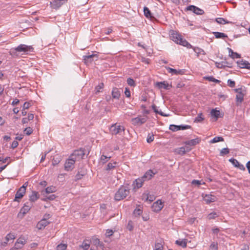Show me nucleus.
Here are the masks:
<instances>
[{
  "label": "nucleus",
  "instance_id": "1",
  "mask_svg": "<svg viewBox=\"0 0 250 250\" xmlns=\"http://www.w3.org/2000/svg\"><path fill=\"white\" fill-rule=\"evenodd\" d=\"M33 50L34 48L32 46L21 44L17 47L11 48L9 53L10 55L16 57L18 56L17 52H23L25 54H28L33 52Z\"/></svg>",
  "mask_w": 250,
  "mask_h": 250
},
{
  "label": "nucleus",
  "instance_id": "2",
  "mask_svg": "<svg viewBox=\"0 0 250 250\" xmlns=\"http://www.w3.org/2000/svg\"><path fill=\"white\" fill-rule=\"evenodd\" d=\"M171 39L177 43L184 46H186L188 48L192 47V45L186 40L182 38V37L176 31H172L170 34Z\"/></svg>",
  "mask_w": 250,
  "mask_h": 250
},
{
  "label": "nucleus",
  "instance_id": "3",
  "mask_svg": "<svg viewBox=\"0 0 250 250\" xmlns=\"http://www.w3.org/2000/svg\"><path fill=\"white\" fill-rule=\"evenodd\" d=\"M130 193V189L125 186H122L115 193L114 199L116 201H121L126 198Z\"/></svg>",
  "mask_w": 250,
  "mask_h": 250
},
{
  "label": "nucleus",
  "instance_id": "4",
  "mask_svg": "<svg viewBox=\"0 0 250 250\" xmlns=\"http://www.w3.org/2000/svg\"><path fill=\"white\" fill-rule=\"evenodd\" d=\"M84 154V149L80 148L78 150H75L70 156L76 162V161L83 159Z\"/></svg>",
  "mask_w": 250,
  "mask_h": 250
},
{
  "label": "nucleus",
  "instance_id": "5",
  "mask_svg": "<svg viewBox=\"0 0 250 250\" xmlns=\"http://www.w3.org/2000/svg\"><path fill=\"white\" fill-rule=\"evenodd\" d=\"M110 131L112 134L117 135L122 132H124L125 131V127L123 126L117 125V124H115L111 126Z\"/></svg>",
  "mask_w": 250,
  "mask_h": 250
},
{
  "label": "nucleus",
  "instance_id": "6",
  "mask_svg": "<svg viewBox=\"0 0 250 250\" xmlns=\"http://www.w3.org/2000/svg\"><path fill=\"white\" fill-rule=\"evenodd\" d=\"M67 0H53L50 2L51 7L54 9H58L63 4L66 3Z\"/></svg>",
  "mask_w": 250,
  "mask_h": 250
},
{
  "label": "nucleus",
  "instance_id": "7",
  "mask_svg": "<svg viewBox=\"0 0 250 250\" xmlns=\"http://www.w3.org/2000/svg\"><path fill=\"white\" fill-rule=\"evenodd\" d=\"M186 10L191 11L197 15H202L204 14V11L194 5H189L186 7Z\"/></svg>",
  "mask_w": 250,
  "mask_h": 250
},
{
  "label": "nucleus",
  "instance_id": "8",
  "mask_svg": "<svg viewBox=\"0 0 250 250\" xmlns=\"http://www.w3.org/2000/svg\"><path fill=\"white\" fill-rule=\"evenodd\" d=\"M75 161L69 156L64 164V169L66 171H71L74 168Z\"/></svg>",
  "mask_w": 250,
  "mask_h": 250
},
{
  "label": "nucleus",
  "instance_id": "9",
  "mask_svg": "<svg viewBox=\"0 0 250 250\" xmlns=\"http://www.w3.org/2000/svg\"><path fill=\"white\" fill-rule=\"evenodd\" d=\"M146 117L138 116L131 119L132 124L134 125H140L146 121Z\"/></svg>",
  "mask_w": 250,
  "mask_h": 250
},
{
  "label": "nucleus",
  "instance_id": "10",
  "mask_svg": "<svg viewBox=\"0 0 250 250\" xmlns=\"http://www.w3.org/2000/svg\"><path fill=\"white\" fill-rule=\"evenodd\" d=\"M94 58H96V60H97L98 58V55L97 54L84 55L83 56V61L86 65H89L94 61Z\"/></svg>",
  "mask_w": 250,
  "mask_h": 250
},
{
  "label": "nucleus",
  "instance_id": "11",
  "mask_svg": "<svg viewBox=\"0 0 250 250\" xmlns=\"http://www.w3.org/2000/svg\"><path fill=\"white\" fill-rule=\"evenodd\" d=\"M163 203L161 200H158L152 204V209L154 212H159L163 208Z\"/></svg>",
  "mask_w": 250,
  "mask_h": 250
},
{
  "label": "nucleus",
  "instance_id": "12",
  "mask_svg": "<svg viewBox=\"0 0 250 250\" xmlns=\"http://www.w3.org/2000/svg\"><path fill=\"white\" fill-rule=\"evenodd\" d=\"M157 172H154L152 170L149 169L147 170L144 175L141 177L144 181H146L150 180L156 174Z\"/></svg>",
  "mask_w": 250,
  "mask_h": 250
},
{
  "label": "nucleus",
  "instance_id": "13",
  "mask_svg": "<svg viewBox=\"0 0 250 250\" xmlns=\"http://www.w3.org/2000/svg\"><path fill=\"white\" fill-rule=\"evenodd\" d=\"M166 69L167 70L168 72L171 73L172 75H183L184 74L186 70L185 69H179L176 70L169 67H166Z\"/></svg>",
  "mask_w": 250,
  "mask_h": 250
},
{
  "label": "nucleus",
  "instance_id": "14",
  "mask_svg": "<svg viewBox=\"0 0 250 250\" xmlns=\"http://www.w3.org/2000/svg\"><path fill=\"white\" fill-rule=\"evenodd\" d=\"M216 66L218 68H225V67L232 68V63L227 61H223L221 62H215Z\"/></svg>",
  "mask_w": 250,
  "mask_h": 250
},
{
  "label": "nucleus",
  "instance_id": "15",
  "mask_svg": "<svg viewBox=\"0 0 250 250\" xmlns=\"http://www.w3.org/2000/svg\"><path fill=\"white\" fill-rule=\"evenodd\" d=\"M25 193V191L24 190L23 187H21L15 194L14 201L19 202V200L22 198Z\"/></svg>",
  "mask_w": 250,
  "mask_h": 250
},
{
  "label": "nucleus",
  "instance_id": "16",
  "mask_svg": "<svg viewBox=\"0 0 250 250\" xmlns=\"http://www.w3.org/2000/svg\"><path fill=\"white\" fill-rule=\"evenodd\" d=\"M145 182L144 180L142 179V177L139 178L135 180H134L133 182L132 186L133 187V189L135 188H141L143 186V183Z\"/></svg>",
  "mask_w": 250,
  "mask_h": 250
},
{
  "label": "nucleus",
  "instance_id": "17",
  "mask_svg": "<svg viewBox=\"0 0 250 250\" xmlns=\"http://www.w3.org/2000/svg\"><path fill=\"white\" fill-rule=\"evenodd\" d=\"M217 198L211 194H206L203 196V200L207 204H209L216 201Z\"/></svg>",
  "mask_w": 250,
  "mask_h": 250
},
{
  "label": "nucleus",
  "instance_id": "18",
  "mask_svg": "<svg viewBox=\"0 0 250 250\" xmlns=\"http://www.w3.org/2000/svg\"><path fill=\"white\" fill-rule=\"evenodd\" d=\"M156 86L159 89L163 88L164 89L168 90L170 89V87H171V85H169L167 82L164 81L161 82H157L156 83Z\"/></svg>",
  "mask_w": 250,
  "mask_h": 250
},
{
  "label": "nucleus",
  "instance_id": "19",
  "mask_svg": "<svg viewBox=\"0 0 250 250\" xmlns=\"http://www.w3.org/2000/svg\"><path fill=\"white\" fill-rule=\"evenodd\" d=\"M32 206L33 204L32 203H26L24 204V206L21 208L20 213H22L23 215L25 214L28 212Z\"/></svg>",
  "mask_w": 250,
  "mask_h": 250
},
{
  "label": "nucleus",
  "instance_id": "20",
  "mask_svg": "<svg viewBox=\"0 0 250 250\" xmlns=\"http://www.w3.org/2000/svg\"><path fill=\"white\" fill-rule=\"evenodd\" d=\"M200 141L201 139L199 138H196L195 139L187 141L186 142H185V144L190 146H194L197 144H198L200 142Z\"/></svg>",
  "mask_w": 250,
  "mask_h": 250
},
{
  "label": "nucleus",
  "instance_id": "21",
  "mask_svg": "<svg viewBox=\"0 0 250 250\" xmlns=\"http://www.w3.org/2000/svg\"><path fill=\"white\" fill-rule=\"evenodd\" d=\"M164 241L161 239H157L155 242L154 250H163Z\"/></svg>",
  "mask_w": 250,
  "mask_h": 250
},
{
  "label": "nucleus",
  "instance_id": "22",
  "mask_svg": "<svg viewBox=\"0 0 250 250\" xmlns=\"http://www.w3.org/2000/svg\"><path fill=\"white\" fill-rule=\"evenodd\" d=\"M49 222L46 219H42L37 224V228L39 229H43L49 224Z\"/></svg>",
  "mask_w": 250,
  "mask_h": 250
},
{
  "label": "nucleus",
  "instance_id": "23",
  "mask_svg": "<svg viewBox=\"0 0 250 250\" xmlns=\"http://www.w3.org/2000/svg\"><path fill=\"white\" fill-rule=\"evenodd\" d=\"M40 195L38 192L32 191V193L29 195V200L31 202H34L39 198Z\"/></svg>",
  "mask_w": 250,
  "mask_h": 250
},
{
  "label": "nucleus",
  "instance_id": "24",
  "mask_svg": "<svg viewBox=\"0 0 250 250\" xmlns=\"http://www.w3.org/2000/svg\"><path fill=\"white\" fill-rule=\"evenodd\" d=\"M121 95L119 89L117 87H114L112 90V96L114 99H119Z\"/></svg>",
  "mask_w": 250,
  "mask_h": 250
},
{
  "label": "nucleus",
  "instance_id": "25",
  "mask_svg": "<svg viewBox=\"0 0 250 250\" xmlns=\"http://www.w3.org/2000/svg\"><path fill=\"white\" fill-rule=\"evenodd\" d=\"M220 112L219 110L215 109H213L210 111V115L212 118H215V121H216L220 116Z\"/></svg>",
  "mask_w": 250,
  "mask_h": 250
},
{
  "label": "nucleus",
  "instance_id": "26",
  "mask_svg": "<svg viewBox=\"0 0 250 250\" xmlns=\"http://www.w3.org/2000/svg\"><path fill=\"white\" fill-rule=\"evenodd\" d=\"M175 243L182 248H185L187 247V240L186 239L177 240L176 241Z\"/></svg>",
  "mask_w": 250,
  "mask_h": 250
},
{
  "label": "nucleus",
  "instance_id": "27",
  "mask_svg": "<svg viewBox=\"0 0 250 250\" xmlns=\"http://www.w3.org/2000/svg\"><path fill=\"white\" fill-rule=\"evenodd\" d=\"M144 15L147 18L152 19L153 18L151 11L147 7L145 6L144 7Z\"/></svg>",
  "mask_w": 250,
  "mask_h": 250
},
{
  "label": "nucleus",
  "instance_id": "28",
  "mask_svg": "<svg viewBox=\"0 0 250 250\" xmlns=\"http://www.w3.org/2000/svg\"><path fill=\"white\" fill-rule=\"evenodd\" d=\"M152 108L154 112L155 113H156V114H160V115H161L162 116H163V117H167L168 116V115L163 113L161 111H159L158 109H157V107L155 104L152 105Z\"/></svg>",
  "mask_w": 250,
  "mask_h": 250
},
{
  "label": "nucleus",
  "instance_id": "29",
  "mask_svg": "<svg viewBox=\"0 0 250 250\" xmlns=\"http://www.w3.org/2000/svg\"><path fill=\"white\" fill-rule=\"evenodd\" d=\"M56 188L54 186H50L47 187L44 191H42V193L44 195V192L46 193L49 194L56 191Z\"/></svg>",
  "mask_w": 250,
  "mask_h": 250
},
{
  "label": "nucleus",
  "instance_id": "30",
  "mask_svg": "<svg viewBox=\"0 0 250 250\" xmlns=\"http://www.w3.org/2000/svg\"><path fill=\"white\" fill-rule=\"evenodd\" d=\"M90 247V243L88 240H84L82 244L80 245V248L83 249V250H87Z\"/></svg>",
  "mask_w": 250,
  "mask_h": 250
},
{
  "label": "nucleus",
  "instance_id": "31",
  "mask_svg": "<svg viewBox=\"0 0 250 250\" xmlns=\"http://www.w3.org/2000/svg\"><path fill=\"white\" fill-rule=\"evenodd\" d=\"M213 35L215 36L216 38L220 39V38H227L228 36L225 33L219 32H213Z\"/></svg>",
  "mask_w": 250,
  "mask_h": 250
},
{
  "label": "nucleus",
  "instance_id": "32",
  "mask_svg": "<svg viewBox=\"0 0 250 250\" xmlns=\"http://www.w3.org/2000/svg\"><path fill=\"white\" fill-rule=\"evenodd\" d=\"M191 48H193L194 51L197 54V56H199V54H204L205 52L203 49L198 47H193L192 46V47Z\"/></svg>",
  "mask_w": 250,
  "mask_h": 250
},
{
  "label": "nucleus",
  "instance_id": "33",
  "mask_svg": "<svg viewBox=\"0 0 250 250\" xmlns=\"http://www.w3.org/2000/svg\"><path fill=\"white\" fill-rule=\"evenodd\" d=\"M117 164L116 162H114L113 163H109L106 166L105 168V170L106 171H109L110 170L113 169L115 167Z\"/></svg>",
  "mask_w": 250,
  "mask_h": 250
},
{
  "label": "nucleus",
  "instance_id": "34",
  "mask_svg": "<svg viewBox=\"0 0 250 250\" xmlns=\"http://www.w3.org/2000/svg\"><path fill=\"white\" fill-rule=\"evenodd\" d=\"M248 61L245 60H241L237 62L238 66L241 68H245V65H247Z\"/></svg>",
  "mask_w": 250,
  "mask_h": 250
},
{
  "label": "nucleus",
  "instance_id": "35",
  "mask_svg": "<svg viewBox=\"0 0 250 250\" xmlns=\"http://www.w3.org/2000/svg\"><path fill=\"white\" fill-rule=\"evenodd\" d=\"M204 120V117L202 113H200L197 115V116L194 120V122L199 123L201 122Z\"/></svg>",
  "mask_w": 250,
  "mask_h": 250
},
{
  "label": "nucleus",
  "instance_id": "36",
  "mask_svg": "<svg viewBox=\"0 0 250 250\" xmlns=\"http://www.w3.org/2000/svg\"><path fill=\"white\" fill-rule=\"evenodd\" d=\"M111 158V156H107L104 154L102 155L100 158L101 162L103 164H105Z\"/></svg>",
  "mask_w": 250,
  "mask_h": 250
},
{
  "label": "nucleus",
  "instance_id": "37",
  "mask_svg": "<svg viewBox=\"0 0 250 250\" xmlns=\"http://www.w3.org/2000/svg\"><path fill=\"white\" fill-rule=\"evenodd\" d=\"M224 141V138L222 137L218 136L214 137L213 139L210 141V143H215L219 142H222Z\"/></svg>",
  "mask_w": 250,
  "mask_h": 250
},
{
  "label": "nucleus",
  "instance_id": "38",
  "mask_svg": "<svg viewBox=\"0 0 250 250\" xmlns=\"http://www.w3.org/2000/svg\"><path fill=\"white\" fill-rule=\"evenodd\" d=\"M204 79L208 80L209 82H213L216 83H219L220 81L217 79H215L213 76L205 77Z\"/></svg>",
  "mask_w": 250,
  "mask_h": 250
},
{
  "label": "nucleus",
  "instance_id": "39",
  "mask_svg": "<svg viewBox=\"0 0 250 250\" xmlns=\"http://www.w3.org/2000/svg\"><path fill=\"white\" fill-rule=\"evenodd\" d=\"M236 99L237 102L242 103L244 99V94L243 93H239L236 95Z\"/></svg>",
  "mask_w": 250,
  "mask_h": 250
},
{
  "label": "nucleus",
  "instance_id": "40",
  "mask_svg": "<svg viewBox=\"0 0 250 250\" xmlns=\"http://www.w3.org/2000/svg\"><path fill=\"white\" fill-rule=\"evenodd\" d=\"M127 83L130 86L135 87L136 86L134 80L131 78H128L127 79Z\"/></svg>",
  "mask_w": 250,
  "mask_h": 250
},
{
  "label": "nucleus",
  "instance_id": "41",
  "mask_svg": "<svg viewBox=\"0 0 250 250\" xmlns=\"http://www.w3.org/2000/svg\"><path fill=\"white\" fill-rule=\"evenodd\" d=\"M26 243V240L23 237H20L16 241V243L23 246Z\"/></svg>",
  "mask_w": 250,
  "mask_h": 250
},
{
  "label": "nucleus",
  "instance_id": "42",
  "mask_svg": "<svg viewBox=\"0 0 250 250\" xmlns=\"http://www.w3.org/2000/svg\"><path fill=\"white\" fill-rule=\"evenodd\" d=\"M216 21L217 23L220 24H226L229 23V21H227L225 19L222 18H218L216 19Z\"/></svg>",
  "mask_w": 250,
  "mask_h": 250
},
{
  "label": "nucleus",
  "instance_id": "43",
  "mask_svg": "<svg viewBox=\"0 0 250 250\" xmlns=\"http://www.w3.org/2000/svg\"><path fill=\"white\" fill-rule=\"evenodd\" d=\"M15 237L16 236L14 234L11 233L8 234L6 236V242L5 243L6 244L10 240L14 239Z\"/></svg>",
  "mask_w": 250,
  "mask_h": 250
},
{
  "label": "nucleus",
  "instance_id": "44",
  "mask_svg": "<svg viewBox=\"0 0 250 250\" xmlns=\"http://www.w3.org/2000/svg\"><path fill=\"white\" fill-rule=\"evenodd\" d=\"M179 125H170L169 127V129L172 131H177L180 130Z\"/></svg>",
  "mask_w": 250,
  "mask_h": 250
},
{
  "label": "nucleus",
  "instance_id": "45",
  "mask_svg": "<svg viewBox=\"0 0 250 250\" xmlns=\"http://www.w3.org/2000/svg\"><path fill=\"white\" fill-rule=\"evenodd\" d=\"M104 83H99L98 85L96 86V87L95 88L96 94L99 93L100 92V90L104 88Z\"/></svg>",
  "mask_w": 250,
  "mask_h": 250
},
{
  "label": "nucleus",
  "instance_id": "46",
  "mask_svg": "<svg viewBox=\"0 0 250 250\" xmlns=\"http://www.w3.org/2000/svg\"><path fill=\"white\" fill-rule=\"evenodd\" d=\"M218 216V215L217 214V213L216 212H212L208 215V219L211 220V219H214Z\"/></svg>",
  "mask_w": 250,
  "mask_h": 250
},
{
  "label": "nucleus",
  "instance_id": "47",
  "mask_svg": "<svg viewBox=\"0 0 250 250\" xmlns=\"http://www.w3.org/2000/svg\"><path fill=\"white\" fill-rule=\"evenodd\" d=\"M142 213L143 210L140 208H136L133 211L134 215L136 217L139 216L142 214Z\"/></svg>",
  "mask_w": 250,
  "mask_h": 250
},
{
  "label": "nucleus",
  "instance_id": "48",
  "mask_svg": "<svg viewBox=\"0 0 250 250\" xmlns=\"http://www.w3.org/2000/svg\"><path fill=\"white\" fill-rule=\"evenodd\" d=\"M67 248V245L65 244H60L57 247V250H65Z\"/></svg>",
  "mask_w": 250,
  "mask_h": 250
},
{
  "label": "nucleus",
  "instance_id": "49",
  "mask_svg": "<svg viewBox=\"0 0 250 250\" xmlns=\"http://www.w3.org/2000/svg\"><path fill=\"white\" fill-rule=\"evenodd\" d=\"M229 152V150L228 148H223L220 152V156H224L227 154H228Z\"/></svg>",
  "mask_w": 250,
  "mask_h": 250
},
{
  "label": "nucleus",
  "instance_id": "50",
  "mask_svg": "<svg viewBox=\"0 0 250 250\" xmlns=\"http://www.w3.org/2000/svg\"><path fill=\"white\" fill-rule=\"evenodd\" d=\"M127 229L129 231H132L134 228L133 223L132 221L130 220L128 221L127 227Z\"/></svg>",
  "mask_w": 250,
  "mask_h": 250
},
{
  "label": "nucleus",
  "instance_id": "51",
  "mask_svg": "<svg viewBox=\"0 0 250 250\" xmlns=\"http://www.w3.org/2000/svg\"><path fill=\"white\" fill-rule=\"evenodd\" d=\"M154 140V135L153 134L149 133L147 137V142L148 143H151Z\"/></svg>",
  "mask_w": 250,
  "mask_h": 250
},
{
  "label": "nucleus",
  "instance_id": "52",
  "mask_svg": "<svg viewBox=\"0 0 250 250\" xmlns=\"http://www.w3.org/2000/svg\"><path fill=\"white\" fill-rule=\"evenodd\" d=\"M100 241L98 238H93L92 239V243L96 247L100 244Z\"/></svg>",
  "mask_w": 250,
  "mask_h": 250
},
{
  "label": "nucleus",
  "instance_id": "53",
  "mask_svg": "<svg viewBox=\"0 0 250 250\" xmlns=\"http://www.w3.org/2000/svg\"><path fill=\"white\" fill-rule=\"evenodd\" d=\"M229 161L232 164V165L235 167H237L239 164L240 163L237 160L231 158L229 160Z\"/></svg>",
  "mask_w": 250,
  "mask_h": 250
},
{
  "label": "nucleus",
  "instance_id": "54",
  "mask_svg": "<svg viewBox=\"0 0 250 250\" xmlns=\"http://www.w3.org/2000/svg\"><path fill=\"white\" fill-rule=\"evenodd\" d=\"M232 59H235V58H240L241 57V56L239 54L236 53V52H232L231 53V54L229 56Z\"/></svg>",
  "mask_w": 250,
  "mask_h": 250
},
{
  "label": "nucleus",
  "instance_id": "55",
  "mask_svg": "<svg viewBox=\"0 0 250 250\" xmlns=\"http://www.w3.org/2000/svg\"><path fill=\"white\" fill-rule=\"evenodd\" d=\"M56 196L54 194H51L49 196H46V198L44 199H42L43 201L48 200H53L56 198Z\"/></svg>",
  "mask_w": 250,
  "mask_h": 250
},
{
  "label": "nucleus",
  "instance_id": "56",
  "mask_svg": "<svg viewBox=\"0 0 250 250\" xmlns=\"http://www.w3.org/2000/svg\"><path fill=\"white\" fill-rule=\"evenodd\" d=\"M177 152L179 154L184 155L186 153L185 148L184 147H181L178 148Z\"/></svg>",
  "mask_w": 250,
  "mask_h": 250
},
{
  "label": "nucleus",
  "instance_id": "57",
  "mask_svg": "<svg viewBox=\"0 0 250 250\" xmlns=\"http://www.w3.org/2000/svg\"><path fill=\"white\" fill-rule=\"evenodd\" d=\"M228 85L232 88V87H234L235 86V83L234 81H232L230 79H229L228 80Z\"/></svg>",
  "mask_w": 250,
  "mask_h": 250
},
{
  "label": "nucleus",
  "instance_id": "58",
  "mask_svg": "<svg viewBox=\"0 0 250 250\" xmlns=\"http://www.w3.org/2000/svg\"><path fill=\"white\" fill-rule=\"evenodd\" d=\"M24 131L25 132V133L26 135H29L32 133L33 130L31 127H29L26 128L24 129Z\"/></svg>",
  "mask_w": 250,
  "mask_h": 250
},
{
  "label": "nucleus",
  "instance_id": "59",
  "mask_svg": "<svg viewBox=\"0 0 250 250\" xmlns=\"http://www.w3.org/2000/svg\"><path fill=\"white\" fill-rule=\"evenodd\" d=\"M113 234V231L112 230V229H107L106 230V233H105V235L106 237H110L111 236H112Z\"/></svg>",
  "mask_w": 250,
  "mask_h": 250
},
{
  "label": "nucleus",
  "instance_id": "60",
  "mask_svg": "<svg viewBox=\"0 0 250 250\" xmlns=\"http://www.w3.org/2000/svg\"><path fill=\"white\" fill-rule=\"evenodd\" d=\"M179 126L180 130H185L190 128V126L188 125H180Z\"/></svg>",
  "mask_w": 250,
  "mask_h": 250
},
{
  "label": "nucleus",
  "instance_id": "61",
  "mask_svg": "<svg viewBox=\"0 0 250 250\" xmlns=\"http://www.w3.org/2000/svg\"><path fill=\"white\" fill-rule=\"evenodd\" d=\"M31 106V104L28 102H25L23 105L22 108L23 109H26L29 108Z\"/></svg>",
  "mask_w": 250,
  "mask_h": 250
},
{
  "label": "nucleus",
  "instance_id": "62",
  "mask_svg": "<svg viewBox=\"0 0 250 250\" xmlns=\"http://www.w3.org/2000/svg\"><path fill=\"white\" fill-rule=\"evenodd\" d=\"M19 145V143L17 141H14L11 145V148L14 149L16 148Z\"/></svg>",
  "mask_w": 250,
  "mask_h": 250
},
{
  "label": "nucleus",
  "instance_id": "63",
  "mask_svg": "<svg viewBox=\"0 0 250 250\" xmlns=\"http://www.w3.org/2000/svg\"><path fill=\"white\" fill-rule=\"evenodd\" d=\"M125 94L127 97H130V91L128 88L126 87L125 88Z\"/></svg>",
  "mask_w": 250,
  "mask_h": 250
},
{
  "label": "nucleus",
  "instance_id": "64",
  "mask_svg": "<svg viewBox=\"0 0 250 250\" xmlns=\"http://www.w3.org/2000/svg\"><path fill=\"white\" fill-rule=\"evenodd\" d=\"M210 249L211 250H217V246L215 243H212L210 246Z\"/></svg>",
  "mask_w": 250,
  "mask_h": 250
}]
</instances>
